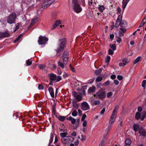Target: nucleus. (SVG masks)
Segmentation results:
<instances>
[{
    "instance_id": "obj_1",
    "label": "nucleus",
    "mask_w": 146,
    "mask_h": 146,
    "mask_svg": "<svg viewBox=\"0 0 146 146\" xmlns=\"http://www.w3.org/2000/svg\"><path fill=\"white\" fill-rule=\"evenodd\" d=\"M58 43L59 47L56 51L57 53H60L63 50L66 43V38H63L59 40Z\"/></svg>"
},
{
    "instance_id": "obj_2",
    "label": "nucleus",
    "mask_w": 146,
    "mask_h": 146,
    "mask_svg": "<svg viewBox=\"0 0 146 146\" xmlns=\"http://www.w3.org/2000/svg\"><path fill=\"white\" fill-rule=\"evenodd\" d=\"M72 7L75 12L77 13L80 12L82 11V8L80 4L78 3V0H72Z\"/></svg>"
},
{
    "instance_id": "obj_3",
    "label": "nucleus",
    "mask_w": 146,
    "mask_h": 146,
    "mask_svg": "<svg viewBox=\"0 0 146 146\" xmlns=\"http://www.w3.org/2000/svg\"><path fill=\"white\" fill-rule=\"evenodd\" d=\"M17 17L16 14L14 12H13L7 17V22L10 24L13 23L15 21Z\"/></svg>"
},
{
    "instance_id": "obj_4",
    "label": "nucleus",
    "mask_w": 146,
    "mask_h": 146,
    "mask_svg": "<svg viewBox=\"0 0 146 146\" xmlns=\"http://www.w3.org/2000/svg\"><path fill=\"white\" fill-rule=\"evenodd\" d=\"M97 94V98L99 99H103L106 97V93L105 90L102 88L100 89L96 93Z\"/></svg>"
},
{
    "instance_id": "obj_5",
    "label": "nucleus",
    "mask_w": 146,
    "mask_h": 146,
    "mask_svg": "<svg viewBox=\"0 0 146 146\" xmlns=\"http://www.w3.org/2000/svg\"><path fill=\"white\" fill-rule=\"evenodd\" d=\"M135 117L136 119H141V121H143L146 117V111H143L142 113L137 112L135 113Z\"/></svg>"
},
{
    "instance_id": "obj_6",
    "label": "nucleus",
    "mask_w": 146,
    "mask_h": 146,
    "mask_svg": "<svg viewBox=\"0 0 146 146\" xmlns=\"http://www.w3.org/2000/svg\"><path fill=\"white\" fill-rule=\"evenodd\" d=\"M48 40V38L45 36H42L40 35L38 37V42L39 44L42 45L46 44Z\"/></svg>"
},
{
    "instance_id": "obj_7",
    "label": "nucleus",
    "mask_w": 146,
    "mask_h": 146,
    "mask_svg": "<svg viewBox=\"0 0 146 146\" xmlns=\"http://www.w3.org/2000/svg\"><path fill=\"white\" fill-rule=\"evenodd\" d=\"M54 0H47L44 1L42 5V7L44 9L46 8L53 3Z\"/></svg>"
},
{
    "instance_id": "obj_8",
    "label": "nucleus",
    "mask_w": 146,
    "mask_h": 146,
    "mask_svg": "<svg viewBox=\"0 0 146 146\" xmlns=\"http://www.w3.org/2000/svg\"><path fill=\"white\" fill-rule=\"evenodd\" d=\"M115 119H116L114 118H112V119H111V117H110L108 127L106 129V130L107 132H108L112 128L113 125L112 124L115 121Z\"/></svg>"
},
{
    "instance_id": "obj_9",
    "label": "nucleus",
    "mask_w": 146,
    "mask_h": 146,
    "mask_svg": "<svg viewBox=\"0 0 146 146\" xmlns=\"http://www.w3.org/2000/svg\"><path fill=\"white\" fill-rule=\"evenodd\" d=\"M82 107L81 109L83 110H85L89 109L90 107L88 104L86 102H83L81 105Z\"/></svg>"
},
{
    "instance_id": "obj_10",
    "label": "nucleus",
    "mask_w": 146,
    "mask_h": 146,
    "mask_svg": "<svg viewBox=\"0 0 146 146\" xmlns=\"http://www.w3.org/2000/svg\"><path fill=\"white\" fill-rule=\"evenodd\" d=\"M119 106H116L114 108V110H113L111 116V119L112 118H114L116 119V116L117 113V110L118 109Z\"/></svg>"
},
{
    "instance_id": "obj_11",
    "label": "nucleus",
    "mask_w": 146,
    "mask_h": 146,
    "mask_svg": "<svg viewBox=\"0 0 146 146\" xmlns=\"http://www.w3.org/2000/svg\"><path fill=\"white\" fill-rule=\"evenodd\" d=\"M48 76L50 78L49 80H51L53 81L56 80V75L53 73L49 74H48Z\"/></svg>"
},
{
    "instance_id": "obj_12",
    "label": "nucleus",
    "mask_w": 146,
    "mask_h": 146,
    "mask_svg": "<svg viewBox=\"0 0 146 146\" xmlns=\"http://www.w3.org/2000/svg\"><path fill=\"white\" fill-rule=\"evenodd\" d=\"M130 0H123L122 2V7L123 11H124L127 5Z\"/></svg>"
},
{
    "instance_id": "obj_13",
    "label": "nucleus",
    "mask_w": 146,
    "mask_h": 146,
    "mask_svg": "<svg viewBox=\"0 0 146 146\" xmlns=\"http://www.w3.org/2000/svg\"><path fill=\"white\" fill-rule=\"evenodd\" d=\"M139 133L143 137L146 136V132L141 127L139 131Z\"/></svg>"
},
{
    "instance_id": "obj_14",
    "label": "nucleus",
    "mask_w": 146,
    "mask_h": 146,
    "mask_svg": "<svg viewBox=\"0 0 146 146\" xmlns=\"http://www.w3.org/2000/svg\"><path fill=\"white\" fill-rule=\"evenodd\" d=\"M96 90V87L94 86H92V87H90L89 88L88 91V92L89 94H90L92 93L95 92Z\"/></svg>"
},
{
    "instance_id": "obj_15",
    "label": "nucleus",
    "mask_w": 146,
    "mask_h": 146,
    "mask_svg": "<svg viewBox=\"0 0 146 146\" xmlns=\"http://www.w3.org/2000/svg\"><path fill=\"white\" fill-rule=\"evenodd\" d=\"M48 90L51 97L52 98H54V95L53 88L51 87H49L48 88Z\"/></svg>"
},
{
    "instance_id": "obj_16",
    "label": "nucleus",
    "mask_w": 146,
    "mask_h": 146,
    "mask_svg": "<svg viewBox=\"0 0 146 146\" xmlns=\"http://www.w3.org/2000/svg\"><path fill=\"white\" fill-rule=\"evenodd\" d=\"M91 104L92 106L98 105L100 104V102L99 100H91Z\"/></svg>"
},
{
    "instance_id": "obj_17",
    "label": "nucleus",
    "mask_w": 146,
    "mask_h": 146,
    "mask_svg": "<svg viewBox=\"0 0 146 146\" xmlns=\"http://www.w3.org/2000/svg\"><path fill=\"white\" fill-rule=\"evenodd\" d=\"M133 130L135 131H137L138 129L139 130L141 128L139 127V125L137 124H134L133 125Z\"/></svg>"
},
{
    "instance_id": "obj_18",
    "label": "nucleus",
    "mask_w": 146,
    "mask_h": 146,
    "mask_svg": "<svg viewBox=\"0 0 146 146\" xmlns=\"http://www.w3.org/2000/svg\"><path fill=\"white\" fill-rule=\"evenodd\" d=\"M127 26V21L125 20H122L121 21V26L123 27H126Z\"/></svg>"
},
{
    "instance_id": "obj_19",
    "label": "nucleus",
    "mask_w": 146,
    "mask_h": 146,
    "mask_svg": "<svg viewBox=\"0 0 146 146\" xmlns=\"http://www.w3.org/2000/svg\"><path fill=\"white\" fill-rule=\"evenodd\" d=\"M74 97L76 98V100L78 101L79 102L82 100V97L81 96L78 95H77V93L76 92H75L74 93Z\"/></svg>"
},
{
    "instance_id": "obj_20",
    "label": "nucleus",
    "mask_w": 146,
    "mask_h": 146,
    "mask_svg": "<svg viewBox=\"0 0 146 146\" xmlns=\"http://www.w3.org/2000/svg\"><path fill=\"white\" fill-rule=\"evenodd\" d=\"M10 36L9 34L7 32L1 33L0 34V38L8 37Z\"/></svg>"
},
{
    "instance_id": "obj_21",
    "label": "nucleus",
    "mask_w": 146,
    "mask_h": 146,
    "mask_svg": "<svg viewBox=\"0 0 146 146\" xmlns=\"http://www.w3.org/2000/svg\"><path fill=\"white\" fill-rule=\"evenodd\" d=\"M78 89L79 90L78 93L79 94L82 95H85V91L83 89L81 88L80 89Z\"/></svg>"
},
{
    "instance_id": "obj_22",
    "label": "nucleus",
    "mask_w": 146,
    "mask_h": 146,
    "mask_svg": "<svg viewBox=\"0 0 146 146\" xmlns=\"http://www.w3.org/2000/svg\"><path fill=\"white\" fill-rule=\"evenodd\" d=\"M81 83V85H83L84 84L82 83V82L78 80H76V81L74 83V86L76 87H77L78 86H79L80 85L78 84V83Z\"/></svg>"
},
{
    "instance_id": "obj_23",
    "label": "nucleus",
    "mask_w": 146,
    "mask_h": 146,
    "mask_svg": "<svg viewBox=\"0 0 146 146\" xmlns=\"http://www.w3.org/2000/svg\"><path fill=\"white\" fill-rule=\"evenodd\" d=\"M98 9L101 12H103L104 10L105 9V7L103 5H99Z\"/></svg>"
},
{
    "instance_id": "obj_24",
    "label": "nucleus",
    "mask_w": 146,
    "mask_h": 146,
    "mask_svg": "<svg viewBox=\"0 0 146 146\" xmlns=\"http://www.w3.org/2000/svg\"><path fill=\"white\" fill-rule=\"evenodd\" d=\"M63 58V60L64 62V65H66L68 62V57H64Z\"/></svg>"
},
{
    "instance_id": "obj_25",
    "label": "nucleus",
    "mask_w": 146,
    "mask_h": 146,
    "mask_svg": "<svg viewBox=\"0 0 146 146\" xmlns=\"http://www.w3.org/2000/svg\"><path fill=\"white\" fill-rule=\"evenodd\" d=\"M66 116L60 115L58 117V118L60 121H63L65 120L66 119Z\"/></svg>"
},
{
    "instance_id": "obj_26",
    "label": "nucleus",
    "mask_w": 146,
    "mask_h": 146,
    "mask_svg": "<svg viewBox=\"0 0 146 146\" xmlns=\"http://www.w3.org/2000/svg\"><path fill=\"white\" fill-rule=\"evenodd\" d=\"M110 47L111 48V49L113 50V51H115L116 50V46L115 44H112L110 43Z\"/></svg>"
},
{
    "instance_id": "obj_27",
    "label": "nucleus",
    "mask_w": 146,
    "mask_h": 146,
    "mask_svg": "<svg viewBox=\"0 0 146 146\" xmlns=\"http://www.w3.org/2000/svg\"><path fill=\"white\" fill-rule=\"evenodd\" d=\"M131 140L129 138H127L125 141V144L127 145H131Z\"/></svg>"
},
{
    "instance_id": "obj_28",
    "label": "nucleus",
    "mask_w": 146,
    "mask_h": 146,
    "mask_svg": "<svg viewBox=\"0 0 146 146\" xmlns=\"http://www.w3.org/2000/svg\"><path fill=\"white\" fill-rule=\"evenodd\" d=\"M38 20V19L37 18H35V19L32 20L31 21V26H32L34 25L36 22Z\"/></svg>"
},
{
    "instance_id": "obj_29",
    "label": "nucleus",
    "mask_w": 146,
    "mask_h": 146,
    "mask_svg": "<svg viewBox=\"0 0 146 146\" xmlns=\"http://www.w3.org/2000/svg\"><path fill=\"white\" fill-rule=\"evenodd\" d=\"M102 79V75H100L98 76L96 80V82H99L101 81Z\"/></svg>"
},
{
    "instance_id": "obj_30",
    "label": "nucleus",
    "mask_w": 146,
    "mask_h": 146,
    "mask_svg": "<svg viewBox=\"0 0 146 146\" xmlns=\"http://www.w3.org/2000/svg\"><path fill=\"white\" fill-rule=\"evenodd\" d=\"M76 123L75 125V126L74 125V126H73V127H74V129H76V128L79 125V122H80V119H78L77 120H76Z\"/></svg>"
},
{
    "instance_id": "obj_31",
    "label": "nucleus",
    "mask_w": 146,
    "mask_h": 146,
    "mask_svg": "<svg viewBox=\"0 0 146 146\" xmlns=\"http://www.w3.org/2000/svg\"><path fill=\"white\" fill-rule=\"evenodd\" d=\"M54 136V135L51 133L50 134V138L49 141V146L51 143H52Z\"/></svg>"
},
{
    "instance_id": "obj_32",
    "label": "nucleus",
    "mask_w": 146,
    "mask_h": 146,
    "mask_svg": "<svg viewBox=\"0 0 146 146\" xmlns=\"http://www.w3.org/2000/svg\"><path fill=\"white\" fill-rule=\"evenodd\" d=\"M121 25V21L116 20L114 26L116 28L119 27V25Z\"/></svg>"
},
{
    "instance_id": "obj_33",
    "label": "nucleus",
    "mask_w": 146,
    "mask_h": 146,
    "mask_svg": "<svg viewBox=\"0 0 146 146\" xmlns=\"http://www.w3.org/2000/svg\"><path fill=\"white\" fill-rule=\"evenodd\" d=\"M102 70V69L100 68L99 70H96L94 72V73L96 75H98L101 73Z\"/></svg>"
},
{
    "instance_id": "obj_34",
    "label": "nucleus",
    "mask_w": 146,
    "mask_h": 146,
    "mask_svg": "<svg viewBox=\"0 0 146 146\" xmlns=\"http://www.w3.org/2000/svg\"><path fill=\"white\" fill-rule=\"evenodd\" d=\"M58 64L59 66L61 67L62 68H64V63H63L62 62H60V61H59L58 62Z\"/></svg>"
},
{
    "instance_id": "obj_35",
    "label": "nucleus",
    "mask_w": 146,
    "mask_h": 146,
    "mask_svg": "<svg viewBox=\"0 0 146 146\" xmlns=\"http://www.w3.org/2000/svg\"><path fill=\"white\" fill-rule=\"evenodd\" d=\"M67 135V132L65 133H61L60 134V135L62 138L67 137L66 135Z\"/></svg>"
},
{
    "instance_id": "obj_36",
    "label": "nucleus",
    "mask_w": 146,
    "mask_h": 146,
    "mask_svg": "<svg viewBox=\"0 0 146 146\" xmlns=\"http://www.w3.org/2000/svg\"><path fill=\"white\" fill-rule=\"evenodd\" d=\"M22 36V34H21L19 35L16 39L13 41L14 43L17 42L21 38V36Z\"/></svg>"
},
{
    "instance_id": "obj_37",
    "label": "nucleus",
    "mask_w": 146,
    "mask_h": 146,
    "mask_svg": "<svg viewBox=\"0 0 146 146\" xmlns=\"http://www.w3.org/2000/svg\"><path fill=\"white\" fill-rule=\"evenodd\" d=\"M55 107H56L54 105L52 108V113L54 115H55L56 111Z\"/></svg>"
},
{
    "instance_id": "obj_38",
    "label": "nucleus",
    "mask_w": 146,
    "mask_h": 146,
    "mask_svg": "<svg viewBox=\"0 0 146 146\" xmlns=\"http://www.w3.org/2000/svg\"><path fill=\"white\" fill-rule=\"evenodd\" d=\"M141 58V57L139 56L137 57L133 61V63L135 64H137L140 60Z\"/></svg>"
},
{
    "instance_id": "obj_39",
    "label": "nucleus",
    "mask_w": 146,
    "mask_h": 146,
    "mask_svg": "<svg viewBox=\"0 0 146 146\" xmlns=\"http://www.w3.org/2000/svg\"><path fill=\"white\" fill-rule=\"evenodd\" d=\"M110 59V56H107L105 60L106 62L108 64L109 62Z\"/></svg>"
},
{
    "instance_id": "obj_40",
    "label": "nucleus",
    "mask_w": 146,
    "mask_h": 146,
    "mask_svg": "<svg viewBox=\"0 0 146 146\" xmlns=\"http://www.w3.org/2000/svg\"><path fill=\"white\" fill-rule=\"evenodd\" d=\"M32 64V61H30V59H28L26 61V64L27 66L31 65Z\"/></svg>"
},
{
    "instance_id": "obj_41",
    "label": "nucleus",
    "mask_w": 146,
    "mask_h": 146,
    "mask_svg": "<svg viewBox=\"0 0 146 146\" xmlns=\"http://www.w3.org/2000/svg\"><path fill=\"white\" fill-rule=\"evenodd\" d=\"M122 15L121 14L119 15L118 16L116 20L121 21L122 20Z\"/></svg>"
},
{
    "instance_id": "obj_42",
    "label": "nucleus",
    "mask_w": 146,
    "mask_h": 146,
    "mask_svg": "<svg viewBox=\"0 0 146 146\" xmlns=\"http://www.w3.org/2000/svg\"><path fill=\"white\" fill-rule=\"evenodd\" d=\"M66 137L62 138L61 141L62 142L64 143H67V140L65 138Z\"/></svg>"
},
{
    "instance_id": "obj_43",
    "label": "nucleus",
    "mask_w": 146,
    "mask_h": 146,
    "mask_svg": "<svg viewBox=\"0 0 146 146\" xmlns=\"http://www.w3.org/2000/svg\"><path fill=\"white\" fill-rule=\"evenodd\" d=\"M62 80V77L61 76H56V80L55 82H58L60 80Z\"/></svg>"
},
{
    "instance_id": "obj_44",
    "label": "nucleus",
    "mask_w": 146,
    "mask_h": 146,
    "mask_svg": "<svg viewBox=\"0 0 146 146\" xmlns=\"http://www.w3.org/2000/svg\"><path fill=\"white\" fill-rule=\"evenodd\" d=\"M77 111L75 110H73L72 113V116H76L77 115Z\"/></svg>"
},
{
    "instance_id": "obj_45",
    "label": "nucleus",
    "mask_w": 146,
    "mask_h": 146,
    "mask_svg": "<svg viewBox=\"0 0 146 146\" xmlns=\"http://www.w3.org/2000/svg\"><path fill=\"white\" fill-rule=\"evenodd\" d=\"M95 79V78H93L91 79H90L88 81V84H92L94 81Z\"/></svg>"
},
{
    "instance_id": "obj_46",
    "label": "nucleus",
    "mask_w": 146,
    "mask_h": 146,
    "mask_svg": "<svg viewBox=\"0 0 146 146\" xmlns=\"http://www.w3.org/2000/svg\"><path fill=\"white\" fill-rule=\"evenodd\" d=\"M69 67L70 68V69L73 72H75V70L74 69V68L72 67V66L71 64H70L69 65Z\"/></svg>"
},
{
    "instance_id": "obj_47",
    "label": "nucleus",
    "mask_w": 146,
    "mask_h": 146,
    "mask_svg": "<svg viewBox=\"0 0 146 146\" xmlns=\"http://www.w3.org/2000/svg\"><path fill=\"white\" fill-rule=\"evenodd\" d=\"M110 81L109 80H108L107 81H106V82L104 83V84H102V86H104L105 85L106 86H108V85L110 84Z\"/></svg>"
},
{
    "instance_id": "obj_48",
    "label": "nucleus",
    "mask_w": 146,
    "mask_h": 146,
    "mask_svg": "<svg viewBox=\"0 0 146 146\" xmlns=\"http://www.w3.org/2000/svg\"><path fill=\"white\" fill-rule=\"evenodd\" d=\"M146 86V80H144L142 82V86L144 88Z\"/></svg>"
},
{
    "instance_id": "obj_49",
    "label": "nucleus",
    "mask_w": 146,
    "mask_h": 146,
    "mask_svg": "<svg viewBox=\"0 0 146 146\" xmlns=\"http://www.w3.org/2000/svg\"><path fill=\"white\" fill-rule=\"evenodd\" d=\"M38 67L41 70H43L45 67V65L42 64H39L38 65Z\"/></svg>"
},
{
    "instance_id": "obj_50",
    "label": "nucleus",
    "mask_w": 146,
    "mask_h": 146,
    "mask_svg": "<svg viewBox=\"0 0 146 146\" xmlns=\"http://www.w3.org/2000/svg\"><path fill=\"white\" fill-rule=\"evenodd\" d=\"M58 26V25H57L56 23H55L53 25L52 27L51 28V30H53L54 29L56 28Z\"/></svg>"
},
{
    "instance_id": "obj_51",
    "label": "nucleus",
    "mask_w": 146,
    "mask_h": 146,
    "mask_svg": "<svg viewBox=\"0 0 146 146\" xmlns=\"http://www.w3.org/2000/svg\"><path fill=\"white\" fill-rule=\"evenodd\" d=\"M113 93L111 92H108L107 94V97L108 98H110L112 96Z\"/></svg>"
},
{
    "instance_id": "obj_52",
    "label": "nucleus",
    "mask_w": 146,
    "mask_h": 146,
    "mask_svg": "<svg viewBox=\"0 0 146 146\" xmlns=\"http://www.w3.org/2000/svg\"><path fill=\"white\" fill-rule=\"evenodd\" d=\"M113 50L111 49H110L108 50V53L110 55H112L113 53L114 52L113 51Z\"/></svg>"
},
{
    "instance_id": "obj_53",
    "label": "nucleus",
    "mask_w": 146,
    "mask_h": 146,
    "mask_svg": "<svg viewBox=\"0 0 146 146\" xmlns=\"http://www.w3.org/2000/svg\"><path fill=\"white\" fill-rule=\"evenodd\" d=\"M69 56L68 54L66 52L64 51L62 57Z\"/></svg>"
},
{
    "instance_id": "obj_54",
    "label": "nucleus",
    "mask_w": 146,
    "mask_h": 146,
    "mask_svg": "<svg viewBox=\"0 0 146 146\" xmlns=\"http://www.w3.org/2000/svg\"><path fill=\"white\" fill-rule=\"evenodd\" d=\"M142 23H143L142 25H144L145 23H146V15L142 20Z\"/></svg>"
},
{
    "instance_id": "obj_55",
    "label": "nucleus",
    "mask_w": 146,
    "mask_h": 146,
    "mask_svg": "<svg viewBox=\"0 0 146 146\" xmlns=\"http://www.w3.org/2000/svg\"><path fill=\"white\" fill-rule=\"evenodd\" d=\"M76 105V102L75 100H72V106L73 107H75Z\"/></svg>"
},
{
    "instance_id": "obj_56",
    "label": "nucleus",
    "mask_w": 146,
    "mask_h": 146,
    "mask_svg": "<svg viewBox=\"0 0 146 146\" xmlns=\"http://www.w3.org/2000/svg\"><path fill=\"white\" fill-rule=\"evenodd\" d=\"M80 2L81 3H82V5L84 6L85 7V0H81L80 1Z\"/></svg>"
},
{
    "instance_id": "obj_57",
    "label": "nucleus",
    "mask_w": 146,
    "mask_h": 146,
    "mask_svg": "<svg viewBox=\"0 0 146 146\" xmlns=\"http://www.w3.org/2000/svg\"><path fill=\"white\" fill-rule=\"evenodd\" d=\"M117 79L119 80H121L123 79V78L121 75H118L117 76Z\"/></svg>"
},
{
    "instance_id": "obj_58",
    "label": "nucleus",
    "mask_w": 146,
    "mask_h": 146,
    "mask_svg": "<svg viewBox=\"0 0 146 146\" xmlns=\"http://www.w3.org/2000/svg\"><path fill=\"white\" fill-rule=\"evenodd\" d=\"M142 108L141 106H139L138 108V111L137 112H139L140 113H141V112L142 111Z\"/></svg>"
},
{
    "instance_id": "obj_59",
    "label": "nucleus",
    "mask_w": 146,
    "mask_h": 146,
    "mask_svg": "<svg viewBox=\"0 0 146 146\" xmlns=\"http://www.w3.org/2000/svg\"><path fill=\"white\" fill-rule=\"evenodd\" d=\"M43 86L41 84H39L38 86V88L40 90H42L43 89Z\"/></svg>"
},
{
    "instance_id": "obj_60",
    "label": "nucleus",
    "mask_w": 146,
    "mask_h": 146,
    "mask_svg": "<svg viewBox=\"0 0 146 146\" xmlns=\"http://www.w3.org/2000/svg\"><path fill=\"white\" fill-rule=\"evenodd\" d=\"M86 117V115L85 114H84L81 118V120L82 121H84Z\"/></svg>"
},
{
    "instance_id": "obj_61",
    "label": "nucleus",
    "mask_w": 146,
    "mask_h": 146,
    "mask_svg": "<svg viewBox=\"0 0 146 146\" xmlns=\"http://www.w3.org/2000/svg\"><path fill=\"white\" fill-rule=\"evenodd\" d=\"M114 35L113 34H111L110 35V38L111 40H113L114 37Z\"/></svg>"
},
{
    "instance_id": "obj_62",
    "label": "nucleus",
    "mask_w": 146,
    "mask_h": 146,
    "mask_svg": "<svg viewBox=\"0 0 146 146\" xmlns=\"http://www.w3.org/2000/svg\"><path fill=\"white\" fill-rule=\"evenodd\" d=\"M126 65L125 63L124 62H120L119 64V65L120 66H124Z\"/></svg>"
},
{
    "instance_id": "obj_63",
    "label": "nucleus",
    "mask_w": 146,
    "mask_h": 146,
    "mask_svg": "<svg viewBox=\"0 0 146 146\" xmlns=\"http://www.w3.org/2000/svg\"><path fill=\"white\" fill-rule=\"evenodd\" d=\"M121 11V9L119 7H117V14H119L120 13Z\"/></svg>"
},
{
    "instance_id": "obj_64",
    "label": "nucleus",
    "mask_w": 146,
    "mask_h": 146,
    "mask_svg": "<svg viewBox=\"0 0 146 146\" xmlns=\"http://www.w3.org/2000/svg\"><path fill=\"white\" fill-rule=\"evenodd\" d=\"M93 0H88V5L91 6L93 4V2L92 1Z\"/></svg>"
}]
</instances>
